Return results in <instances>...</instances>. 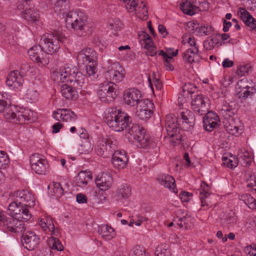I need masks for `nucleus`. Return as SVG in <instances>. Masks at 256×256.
<instances>
[{
  "label": "nucleus",
  "mask_w": 256,
  "mask_h": 256,
  "mask_svg": "<svg viewBox=\"0 0 256 256\" xmlns=\"http://www.w3.org/2000/svg\"><path fill=\"white\" fill-rule=\"evenodd\" d=\"M39 66H44L49 63L48 54L44 52V50H41L40 54L36 62Z\"/></svg>",
  "instance_id": "nucleus-40"
},
{
  "label": "nucleus",
  "mask_w": 256,
  "mask_h": 256,
  "mask_svg": "<svg viewBox=\"0 0 256 256\" xmlns=\"http://www.w3.org/2000/svg\"><path fill=\"white\" fill-rule=\"evenodd\" d=\"M24 82V78L19 72L16 70L11 72L8 74L6 80V85L12 88H16L22 86Z\"/></svg>",
  "instance_id": "nucleus-22"
},
{
  "label": "nucleus",
  "mask_w": 256,
  "mask_h": 256,
  "mask_svg": "<svg viewBox=\"0 0 256 256\" xmlns=\"http://www.w3.org/2000/svg\"><path fill=\"white\" fill-rule=\"evenodd\" d=\"M8 110H12V96L8 92H0V113H4L6 120V114Z\"/></svg>",
  "instance_id": "nucleus-28"
},
{
  "label": "nucleus",
  "mask_w": 256,
  "mask_h": 256,
  "mask_svg": "<svg viewBox=\"0 0 256 256\" xmlns=\"http://www.w3.org/2000/svg\"><path fill=\"white\" fill-rule=\"evenodd\" d=\"M210 187L205 182H202L200 186V195H204L205 196H210Z\"/></svg>",
  "instance_id": "nucleus-64"
},
{
  "label": "nucleus",
  "mask_w": 256,
  "mask_h": 256,
  "mask_svg": "<svg viewBox=\"0 0 256 256\" xmlns=\"http://www.w3.org/2000/svg\"><path fill=\"white\" fill-rule=\"evenodd\" d=\"M153 42L144 45V48L147 49L146 54L152 56H154L156 54V48L154 46Z\"/></svg>",
  "instance_id": "nucleus-57"
},
{
  "label": "nucleus",
  "mask_w": 256,
  "mask_h": 256,
  "mask_svg": "<svg viewBox=\"0 0 256 256\" xmlns=\"http://www.w3.org/2000/svg\"><path fill=\"white\" fill-rule=\"evenodd\" d=\"M45 222L48 227L47 230L50 232H52V234H54L55 232V230L52 218L50 217H46L45 218Z\"/></svg>",
  "instance_id": "nucleus-62"
},
{
  "label": "nucleus",
  "mask_w": 256,
  "mask_h": 256,
  "mask_svg": "<svg viewBox=\"0 0 256 256\" xmlns=\"http://www.w3.org/2000/svg\"><path fill=\"white\" fill-rule=\"evenodd\" d=\"M205 114L204 120L210 121V122H220L218 116L216 113L208 112Z\"/></svg>",
  "instance_id": "nucleus-56"
},
{
  "label": "nucleus",
  "mask_w": 256,
  "mask_h": 256,
  "mask_svg": "<svg viewBox=\"0 0 256 256\" xmlns=\"http://www.w3.org/2000/svg\"><path fill=\"white\" fill-rule=\"evenodd\" d=\"M126 130L128 132L126 136L130 142H136L142 148L146 147L149 144L148 136L145 134V130L138 124L132 122V124Z\"/></svg>",
  "instance_id": "nucleus-6"
},
{
  "label": "nucleus",
  "mask_w": 256,
  "mask_h": 256,
  "mask_svg": "<svg viewBox=\"0 0 256 256\" xmlns=\"http://www.w3.org/2000/svg\"><path fill=\"white\" fill-rule=\"evenodd\" d=\"M30 5H26L25 6H22L20 4H18V8L20 10H24L23 17L24 19L32 23L36 24L39 20V14L36 10L28 8Z\"/></svg>",
  "instance_id": "nucleus-24"
},
{
  "label": "nucleus",
  "mask_w": 256,
  "mask_h": 256,
  "mask_svg": "<svg viewBox=\"0 0 256 256\" xmlns=\"http://www.w3.org/2000/svg\"><path fill=\"white\" fill-rule=\"evenodd\" d=\"M92 176L86 172L82 171L78 173L76 178V184L80 187H84L87 185L89 181L91 180Z\"/></svg>",
  "instance_id": "nucleus-33"
},
{
  "label": "nucleus",
  "mask_w": 256,
  "mask_h": 256,
  "mask_svg": "<svg viewBox=\"0 0 256 256\" xmlns=\"http://www.w3.org/2000/svg\"><path fill=\"white\" fill-rule=\"evenodd\" d=\"M222 160L223 164L230 168H236L238 164V160H234V158L232 156H231V158H230L228 157L222 156Z\"/></svg>",
  "instance_id": "nucleus-49"
},
{
  "label": "nucleus",
  "mask_w": 256,
  "mask_h": 256,
  "mask_svg": "<svg viewBox=\"0 0 256 256\" xmlns=\"http://www.w3.org/2000/svg\"><path fill=\"white\" fill-rule=\"evenodd\" d=\"M22 244L28 250H34L40 244L38 236L33 232H27L25 235H22Z\"/></svg>",
  "instance_id": "nucleus-19"
},
{
  "label": "nucleus",
  "mask_w": 256,
  "mask_h": 256,
  "mask_svg": "<svg viewBox=\"0 0 256 256\" xmlns=\"http://www.w3.org/2000/svg\"><path fill=\"white\" fill-rule=\"evenodd\" d=\"M98 56L96 52L91 48H86L80 52L77 56L78 64H84L86 62H97Z\"/></svg>",
  "instance_id": "nucleus-15"
},
{
  "label": "nucleus",
  "mask_w": 256,
  "mask_h": 256,
  "mask_svg": "<svg viewBox=\"0 0 256 256\" xmlns=\"http://www.w3.org/2000/svg\"><path fill=\"white\" fill-rule=\"evenodd\" d=\"M61 93L66 99L74 100L78 98V92L76 88L66 84L61 86Z\"/></svg>",
  "instance_id": "nucleus-31"
},
{
  "label": "nucleus",
  "mask_w": 256,
  "mask_h": 256,
  "mask_svg": "<svg viewBox=\"0 0 256 256\" xmlns=\"http://www.w3.org/2000/svg\"><path fill=\"white\" fill-rule=\"evenodd\" d=\"M66 38L57 32L43 35L40 40V46L47 54L56 52L60 48L59 42H63Z\"/></svg>",
  "instance_id": "nucleus-4"
},
{
  "label": "nucleus",
  "mask_w": 256,
  "mask_h": 256,
  "mask_svg": "<svg viewBox=\"0 0 256 256\" xmlns=\"http://www.w3.org/2000/svg\"><path fill=\"white\" fill-rule=\"evenodd\" d=\"M214 34L212 35L211 36L207 38L204 42V47L206 50H210L213 49L218 43V42H214Z\"/></svg>",
  "instance_id": "nucleus-48"
},
{
  "label": "nucleus",
  "mask_w": 256,
  "mask_h": 256,
  "mask_svg": "<svg viewBox=\"0 0 256 256\" xmlns=\"http://www.w3.org/2000/svg\"><path fill=\"white\" fill-rule=\"evenodd\" d=\"M112 154V162L114 168L122 170L127 166L128 158L125 151L115 150Z\"/></svg>",
  "instance_id": "nucleus-14"
},
{
  "label": "nucleus",
  "mask_w": 256,
  "mask_h": 256,
  "mask_svg": "<svg viewBox=\"0 0 256 256\" xmlns=\"http://www.w3.org/2000/svg\"><path fill=\"white\" fill-rule=\"evenodd\" d=\"M42 49L43 50L40 44L38 46H34L31 48L28 52L30 58L36 62Z\"/></svg>",
  "instance_id": "nucleus-37"
},
{
  "label": "nucleus",
  "mask_w": 256,
  "mask_h": 256,
  "mask_svg": "<svg viewBox=\"0 0 256 256\" xmlns=\"http://www.w3.org/2000/svg\"><path fill=\"white\" fill-rule=\"evenodd\" d=\"M16 200L18 204H24L25 206L32 207L34 204V196L28 190L18 191L16 194Z\"/></svg>",
  "instance_id": "nucleus-21"
},
{
  "label": "nucleus",
  "mask_w": 256,
  "mask_h": 256,
  "mask_svg": "<svg viewBox=\"0 0 256 256\" xmlns=\"http://www.w3.org/2000/svg\"><path fill=\"white\" fill-rule=\"evenodd\" d=\"M125 74L124 70L118 62L112 64L106 72V76L114 83L122 81L125 76Z\"/></svg>",
  "instance_id": "nucleus-13"
},
{
  "label": "nucleus",
  "mask_w": 256,
  "mask_h": 256,
  "mask_svg": "<svg viewBox=\"0 0 256 256\" xmlns=\"http://www.w3.org/2000/svg\"><path fill=\"white\" fill-rule=\"evenodd\" d=\"M104 120L110 128L115 132H120L130 126L132 118L120 110L116 108H110L108 110Z\"/></svg>",
  "instance_id": "nucleus-1"
},
{
  "label": "nucleus",
  "mask_w": 256,
  "mask_h": 256,
  "mask_svg": "<svg viewBox=\"0 0 256 256\" xmlns=\"http://www.w3.org/2000/svg\"><path fill=\"white\" fill-rule=\"evenodd\" d=\"M156 179L160 185L168 188L174 193L178 192L175 184V180L172 176L166 174H160L158 176Z\"/></svg>",
  "instance_id": "nucleus-25"
},
{
  "label": "nucleus",
  "mask_w": 256,
  "mask_h": 256,
  "mask_svg": "<svg viewBox=\"0 0 256 256\" xmlns=\"http://www.w3.org/2000/svg\"><path fill=\"white\" fill-rule=\"evenodd\" d=\"M154 104L148 99H142L136 106V110L142 109L153 111Z\"/></svg>",
  "instance_id": "nucleus-38"
},
{
  "label": "nucleus",
  "mask_w": 256,
  "mask_h": 256,
  "mask_svg": "<svg viewBox=\"0 0 256 256\" xmlns=\"http://www.w3.org/2000/svg\"><path fill=\"white\" fill-rule=\"evenodd\" d=\"M240 200L248 206L250 208H256V200L248 194L241 195Z\"/></svg>",
  "instance_id": "nucleus-36"
},
{
  "label": "nucleus",
  "mask_w": 256,
  "mask_h": 256,
  "mask_svg": "<svg viewBox=\"0 0 256 256\" xmlns=\"http://www.w3.org/2000/svg\"><path fill=\"white\" fill-rule=\"evenodd\" d=\"M52 117L56 120L72 122L77 119V116L70 109H58L52 113Z\"/></svg>",
  "instance_id": "nucleus-18"
},
{
  "label": "nucleus",
  "mask_w": 256,
  "mask_h": 256,
  "mask_svg": "<svg viewBox=\"0 0 256 256\" xmlns=\"http://www.w3.org/2000/svg\"><path fill=\"white\" fill-rule=\"evenodd\" d=\"M238 14L242 20L250 28V30L256 29V20L245 8H239Z\"/></svg>",
  "instance_id": "nucleus-29"
},
{
  "label": "nucleus",
  "mask_w": 256,
  "mask_h": 256,
  "mask_svg": "<svg viewBox=\"0 0 256 256\" xmlns=\"http://www.w3.org/2000/svg\"><path fill=\"white\" fill-rule=\"evenodd\" d=\"M8 214L18 221H27L32 217V214L24 204H18V202H11L8 208Z\"/></svg>",
  "instance_id": "nucleus-8"
},
{
  "label": "nucleus",
  "mask_w": 256,
  "mask_h": 256,
  "mask_svg": "<svg viewBox=\"0 0 256 256\" xmlns=\"http://www.w3.org/2000/svg\"><path fill=\"white\" fill-rule=\"evenodd\" d=\"M194 4L198 8V12L199 11L205 10L208 8V3L205 0H194Z\"/></svg>",
  "instance_id": "nucleus-54"
},
{
  "label": "nucleus",
  "mask_w": 256,
  "mask_h": 256,
  "mask_svg": "<svg viewBox=\"0 0 256 256\" xmlns=\"http://www.w3.org/2000/svg\"><path fill=\"white\" fill-rule=\"evenodd\" d=\"M153 113V111L150 110H144L142 109L136 110V114L138 117L142 120H146L149 119L152 114Z\"/></svg>",
  "instance_id": "nucleus-44"
},
{
  "label": "nucleus",
  "mask_w": 256,
  "mask_h": 256,
  "mask_svg": "<svg viewBox=\"0 0 256 256\" xmlns=\"http://www.w3.org/2000/svg\"><path fill=\"white\" fill-rule=\"evenodd\" d=\"M156 256H170V250L165 244H160L156 249L154 252Z\"/></svg>",
  "instance_id": "nucleus-47"
},
{
  "label": "nucleus",
  "mask_w": 256,
  "mask_h": 256,
  "mask_svg": "<svg viewBox=\"0 0 256 256\" xmlns=\"http://www.w3.org/2000/svg\"><path fill=\"white\" fill-rule=\"evenodd\" d=\"M131 194V190L127 186H122L117 192V195L118 198H126Z\"/></svg>",
  "instance_id": "nucleus-42"
},
{
  "label": "nucleus",
  "mask_w": 256,
  "mask_h": 256,
  "mask_svg": "<svg viewBox=\"0 0 256 256\" xmlns=\"http://www.w3.org/2000/svg\"><path fill=\"white\" fill-rule=\"evenodd\" d=\"M119 93L118 86L114 82H104L100 84L98 94L102 102L109 103L117 97Z\"/></svg>",
  "instance_id": "nucleus-7"
},
{
  "label": "nucleus",
  "mask_w": 256,
  "mask_h": 256,
  "mask_svg": "<svg viewBox=\"0 0 256 256\" xmlns=\"http://www.w3.org/2000/svg\"><path fill=\"white\" fill-rule=\"evenodd\" d=\"M238 156V162L240 163L244 166L247 167L249 166L252 162V158L250 156V153L246 150L239 152Z\"/></svg>",
  "instance_id": "nucleus-34"
},
{
  "label": "nucleus",
  "mask_w": 256,
  "mask_h": 256,
  "mask_svg": "<svg viewBox=\"0 0 256 256\" xmlns=\"http://www.w3.org/2000/svg\"><path fill=\"white\" fill-rule=\"evenodd\" d=\"M187 26L190 31L196 36H206L211 35L212 32V28L208 25H200L198 24L189 22L187 23Z\"/></svg>",
  "instance_id": "nucleus-17"
},
{
  "label": "nucleus",
  "mask_w": 256,
  "mask_h": 256,
  "mask_svg": "<svg viewBox=\"0 0 256 256\" xmlns=\"http://www.w3.org/2000/svg\"><path fill=\"white\" fill-rule=\"evenodd\" d=\"M191 96L192 108L194 111L200 116L205 115L209 109L208 98L200 94H194Z\"/></svg>",
  "instance_id": "nucleus-11"
},
{
  "label": "nucleus",
  "mask_w": 256,
  "mask_h": 256,
  "mask_svg": "<svg viewBox=\"0 0 256 256\" xmlns=\"http://www.w3.org/2000/svg\"><path fill=\"white\" fill-rule=\"evenodd\" d=\"M136 11L140 14L138 16L142 18H144L148 16V12L146 6L142 2H140V0L138 1V8Z\"/></svg>",
  "instance_id": "nucleus-53"
},
{
  "label": "nucleus",
  "mask_w": 256,
  "mask_h": 256,
  "mask_svg": "<svg viewBox=\"0 0 256 256\" xmlns=\"http://www.w3.org/2000/svg\"><path fill=\"white\" fill-rule=\"evenodd\" d=\"M116 148L115 140L109 138H103L98 141L96 151L98 155L106 158L111 155Z\"/></svg>",
  "instance_id": "nucleus-9"
},
{
  "label": "nucleus",
  "mask_w": 256,
  "mask_h": 256,
  "mask_svg": "<svg viewBox=\"0 0 256 256\" xmlns=\"http://www.w3.org/2000/svg\"><path fill=\"white\" fill-rule=\"evenodd\" d=\"M220 113L223 116L224 118L228 120L232 118L234 114V110L229 104L224 102L220 110Z\"/></svg>",
  "instance_id": "nucleus-35"
},
{
  "label": "nucleus",
  "mask_w": 256,
  "mask_h": 256,
  "mask_svg": "<svg viewBox=\"0 0 256 256\" xmlns=\"http://www.w3.org/2000/svg\"><path fill=\"white\" fill-rule=\"evenodd\" d=\"M9 162L8 156L3 151H0V169L6 168Z\"/></svg>",
  "instance_id": "nucleus-55"
},
{
  "label": "nucleus",
  "mask_w": 256,
  "mask_h": 256,
  "mask_svg": "<svg viewBox=\"0 0 256 256\" xmlns=\"http://www.w3.org/2000/svg\"><path fill=\"white\" fill-rule=\"evenodd\" d=\"M77 30L81 32L82 35H90L92 32V29L90 26L87 23V20H85V22L82 24V26H80Z\"/></svg>",
  "instance_id": "nucleus-52"
},
{
  "label": "nucleus",
  "mask_w": 256,
  "mask_h": 256,
  "mask_svg": "<svg viewBox=\"0 0 256 256\" xmlns=\"http://www.w3.org/2000/svg\"><path fill=\"white\" fill-rule=\"evenodd\" d=\"M180 8L184 13L189 16H193L198 12V8L194 6L193 0H182L180 4Z\"/></svg>",
  "instance_id": "nucleus-32"
},
{
  "label": "nucleus",
  "mask_w": 256,
  "mask_h": 256,
  "mask_svg": "<svg viewBox=\"0 0 256 256\" xmlns=\"http://www.w3.org/2000/svg\"><path fill=\"white\" fill-rule=\"evenodd\" d=\"M113 182L110 174L108 172H102L98 175L96 179V184L102 190L105 191L109 189Z\"/></svg>",
  "instance_id": "nucleus-23"
},
{
  "label": "nucleus",
  "mask_w": 256,
  "mask_h": 256,
  "mask_svg": "<svg viewBox=\"0 0 256 256\" xmlns=\"http://www.w3.org/2000/svg\"><path fill=\"white\" fill-rule=\"evenodd\" d=\"M86 20L87 17L82 12L78 10L70 11L66 15V26L67 28L77 30Z\"/></svg>",
  "instance_id": "nucleus-10"
},
{
  "label": "nucleus",
  "mask_w": 256,
  "mask_h": 256,
  "mask_svg": "<svg viewBox=\"0 0 256 256\" xmlns=\"http://www.w3.org/2000/svg\"><path fill=\"white\" fill-rule=\"evenodd\" d=\"M109 28L112 30H118L122 27V23L118 19L110 22L108 24Z\"/></svg>",
  "instance_id": "nucleus-63"
},
{
  "label": "nucleus",
  "mask_w": 256,
  "mask_h": 256,
  "mask_svg": "<svg viewBox=\"0 0 256 256\" xmlns=\"http://www.w3.org/2000/svg\"><path fill=\"white\" fill-rule=\"evenodd\" d=\"M248 82L246 79H242L239 80L237 83V89H240L237 91L236 95L242 100H246L248 97H251L254 93L252 86H248L246 84Z\"/></svg>",
  "instance_id": "nucleus-20"
},
{
  "label": "nucleus",
  "mask_w": 256,
  "mask_h": 256,
  "mask_svg": "<svg viewBox=\"0 0 256 256\" xmlns=\"http://www.w3.org/2000/svg\"><path fill=\"white\" fill-rule=\"evenodd\" d=\"M184 213V210L182 209L178 210L176 212V216L178 218L177 224L182 228L184 226H185L186 229H188V218L186 216H184L182 217H180V215Z\"/></svg>",
  "instance_id": "nucleus-39"
},
{
  "label": "nucleus",
  "mask_w": 256,
  "mask_h": 256,
  "mask_svg": "<svg viewBox=\"0 0 256 256\" xmlns=\"http://www.w3.org/2000/svg\"><path fill=\"white\" fill-rule=\"evenodd\" d=\"M39 94L36 90L30 88L27 90L26 98L31 100L32 102H35L38 99Z\"/></svg>",
  "instance_id": "nucleus-51"
},
{
  "label": "nucleus",
  "mask_w": 256,
  "mask_h": 256,
  "mask_svg": "<svg viewBox=\"0 0 256 256\" xmlns=\"http://www.w3.org/2000/svg\"><path fill=\"white\" fill-rule=\"evenodd\" d=\"M18 220L12 216L10 218H6L4 220L3 225L6 227L8 230L12 232L14 228L16 226V224H18Z\"/></svg>",
  "instance_id": "nucleus-43"
},
{
  "label": "nucleus",
  "mask_w": 256,
  "mask_h": 256,
  "mask_svg": "<svg viewBox=\"0 0 256 256\" xmlns=\"http://www.w3.org/2000/svg\"><path fill=\"white\" fill-rule=\"evenodd\" d=\"M52 188L51 192L56 198L61 197L64 194V189L61 184L58 182H54L52 184Z\"/></svg>",
  "instance_id": "nucleus-46"
},
{
  "label": "nucleus",
  "mask_w": 256,
  "mask_h": 256,
  "mask_svg": "<svg viewBox=\"0 0 256 256\" xmlns=\"http://www.w3.org/2000/svg\"><path fill=\"white\" fill-rule=\"evenodd\" d=\"M14 110H8L6 112V120L20 124L31 122L34 120V112L28 108H20L19 110L14 108Z\"/></svg>",
  "instance_id": "nucleus-5"
},
{
  "label": "nucleus",
  "mask_w": 256,
  "mask_h": 256,
  "mask_svg": "<svg viewBox=\"0 0 256 256\" xmlns=\"http://www.w3.org/2000/svg\"><path fill=\"white\" fill-rule=\"evenodd\" d=\"M247 186L256 192V173L252 174L248 180Z\"/></svg>",
  "instance_id": "nucleus-58"
},
{
  "label": "nucleus",
  "mask_w": 256,
  "mask_h": 256,
  "mask_svg": "<svg viewBox=\"0 0 256 256\" xmlns=\"http://www.w3.org/2000/svg\"><path fill=\"white\" fill-rule=\"evenodd\" d=\"M30 164L32 169L37 174H45L48 168L47 160L43 156L34 154L30 157Z\"/></svg>",
  "instance_id": "nucleus-12"
},
{
  "label": "nucleus",
  "mask_w": 256,
  "mask_h": 256,
  "mask_svg": "<svg viewBox=\"0 0 256 256\" xmlns=\"http://www.w3.org/2000/svg\"><path fill=\"white\" fill-rule=\"evenodd\" d=\"M200 200L202 206H206V208H208L212 206V203L210 201L209 196L200 195Z\"/></svg>",
  "instance_id": "nucleus-61"
},
{
  "label": "nucleus",
  "mask_w": 256,
  "mask_h": 256,
  "mask_svg": "<svg viewBox=\"0 0 256 256\" xmlns=\"http://www.w3.org/2000/svg\"><path fill=\"white\" fill-rule=\"evenodd\" d=\"M165 128L167 136L166 138L173 146L180 143L182 136L180 134V128L178 118L174 114H170L165 118Z\"/></svg>",
  "instance_id": "nucleus-3"
},
{
  "label": "nucleus",
  "mask_w": 256,
  "mask_h": 256,
  "mask_svg": "<svg viewBox=\"0 0 256 256\" xmlns=\"http://www.w3.org/2000/svg\"><path fill=\"white\" fill-rule=\"evenodd\" d=\"M139 0H122L126 8L130 12H134L138 8Z\"/></svg>",
  "instance_id": "nucleus-41"
},
{
  "label": "nucleus",
  "mask_w": 256,
  "mask_h": 256,
  "mask_svg": "<svg viewBox=\"0 0 256 256\" xmlns=\"http://www.w3.org/2000/svg\"><path fill=\"white\" fill-rule=\"evenodd\" d=\"M182 125L185 130H189L194 125V118L193 113L189 110H184L181 112Z\"/></svg>",
  "instance_id": "nucleus-27"
},
{
  "label": "nucleus",
  "mask_w": 256,
  "mask_h": 256,
  "mask_svg": "<svg viewBox=\"0 0 256 256\" xmlns=\"http://www.w3.org/2000/svg\"><path fill=\"white\" fill-rule=\"evenodd\" d=\"M52 245L50 246L52 250H56L58 251H62L64 249V246L58 238H54L52 240Z\"/></svg>",
  "instance_id": "nucleus-60"
},
{
  "label": "nucleus",
  "mask_w": 256,
  "mask_h": 256,
  "mask_svg": "<svg viewBox=\"0 0 256 256\" xmlns=\"http://www.w3.org/2000/svg\"><path fill=\"white\" fill-rule=\"evenodd\" d=\"M58 78L62 82H70L78 89L86 86V78L78 68L70 64H66L62 67L58 74Z\"/></svg>",
  "instance_id": "nucleus-2"
},
{
  "label": "nucleus",
  "mask_w": 256,
  "mask_h": 256,
  "mask_svg": "<svg viewBox=\"0 0 256 256\" xmlns=\"http://www.w3.org/2000/svg\"><path fill=\"white\" fill-rule=\"evenodd\" d=\"M203 124L204 128L208 131H212L215 128L218 126L219 122H210L207 120H203Z\"/></svg>",
  "instance_id": "nucleus-59"
},
{
  "label": "nucleus",
  "mask_w": 256,
  "mask_h": 256,
  "mask_svg": "<svg viewBox=\"0 0 256 256\" xmlns=\"http://www.w3.org/2000/svg\"><path fill=\"white\" fill-rule=\"evenodd\" d=\"M90 64L86 66V73L88 76H93L96 78L95 74L96 72V64L97 62H90Z\"/></svg>",
  "instance_id": "nucleus-50"
},
{
  "label": "nucleus",
  "mask_w": 256,
  "mask_h": 256,
  "mask_svg": "<svg viewBox=\"0 0 256 256\" xmlns=\"http://www.w3.org/2000/svg\"><path fill=\"white\" fill-rule=\"evenodd\" d=\"M124 96V102L130 106H136L142 100L140 92L135 88H130L126 90Z\"/></svg>",
  "instance_id": "nucleus-16"
},
{
  "label": "nucleus",
  "mask_w": 256,
  "mask_h": 256,
  "mask_svg": "<svg viewBox=\"0 0 256 256\" xmlns=\"http://www.w3.org/2000/svg\"><path fill=\"white\" fill-rule=\"evenodd\" d=\"M98 232L106 240H110L116 235L114 228L108 224H102L98 226Z\"/></svg>",
  "instance_id": "nucleus-30"
},
{
  "label": "nucleus",
  "mask_w": 256,
  "mask_h": 256,
  "mask_svg": "<svg viewBox=\"0 0 256 256\" xmlns=\"http://www.w3.org/2000/svg\"><path fill=\"white\" fill-rule=\"evenodd\" d=\"M183 60L190 64L199 62L201 57L198 54V48L195 47L187 49L182 54Z\"/></svg>",
  "instance_id": "nucleus-26"
},
{
  "label": "nucleus",
  "mask_w": 256,
  "mask_h": 256,
  "mask_svg": "<svg viewBox=\"0 0 256 256\" xmlns=\"http://www.w3.org/2000/svg\"><path fill=\"white\" fill-rule=\"evenodd\" d=\"M130 256H148V254L143 247L136 246L131 250Z\"/></svg>",
  "instance_id": "nucleus-45"
}]
</instances>
